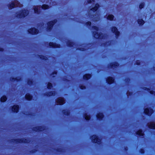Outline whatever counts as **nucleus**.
Segmentation results:
<instances>
[{
	"label": "nucleus",
	"instance_id": "1",
	"mask_svg": "<svg viewBox=\"0 0 155 155\" xmlns=\"http://www.w3.org/2000/svg\"><path fill=\"white\" fill-rule=\"evenodd\" d=\"M99 5L98 4H96L94 8L91 9L88 12L89 17L92 18L94 21H97L100 19V13L98 11H97Z\"/></svg>",
	"mask_w": 155,
	"mask_h": 155
},
{
	"label": "nucleus",
	"instance_id": "2",
	"mask_svg": "<svg viewBox=\"0 0 155 155\" xmlns=\"http://www.w3.org/2000/svg\"><path fill=\"white\" fill-rule=\"evenodd\" d=\"M93 28L96 31L93 32V34L94 38H96L105 39V35H104L102 33H98L97 31L98 30V28L96 26H93Z\"/></svg>",
	"mask_w": 155,
	"mask_h": 155
},
{
	"label": "nucleus",
	"instance_id": "3",
	"mask_svg": "<svg viewBox=\"0 0 155 155\" xmlns=\"http://www.w3.org/2000/svg\"><path fill=\"white\" fill-rule=\"evenodd\" d=\"M41 8L43 9H46L49 8V6L48 5L44 4L41 7L38 6H35L34 8L35 13L39 14L40 12V9Z\"/></svg>",
	"mask_w": 155,
	"mask_h": 155
},
{
	"label": "nucleus",
	"instance_id": "4",
	"mask_svg": "<svg viewBox=\"0 0 155 155\" xmlns=\"http://www.w3.org/2000/svg\"><path fill=\"white\" fill-rule=\"evenodd\" d=\"M23 6L22 5L17 1H15L14 2L12 3L9 5L8 6V8L9 9H11L12 8L15 7H21Z\"/></svg>",
	"mask_w": 155,
	"mask_h": 155
},
{
	"label": "nucleus",
	"instance_id": "5",
	"mask_svg": "<svg viewBox=\"0 0 155 155\" xmlns=\"http://www.w3.org/2000/svg\"><path fill=\"white\" fill-rule=\"evenodd\" d=\"M28 13L29 12L28 10H22L20 12L19 14H18L16 16L18 18H21L27 16Z\"/></svg>",
	"mask_w": 155,
	"mask_h": 155
},
{
	"label": "nucleus",
	"instance_id": "6",
	"mask_svg": "<svg viewBox=\"0 0 155 155\" xmlns=\"http://www.w3.org/2000/svg\"><path fill=\"white\" fill-rule=\"evenodd\" d=\"M91 138L93 143H97L98 144H100L101 143V139L99 138L98 137L95 135H93Z\"/></svg>",
	"mask_w": 155,
	"mask_h": 155
},
{
	"label": "nucleus",
	"instance_id": "7",
	"mask_svg": "<svg viewBox=\"0 0 155 155\" xmlns=\"http://www.w3.org/2000/svg\"><path fill=\"white\" fill-rule=\"evenodd\" d=\"M56 19H55L53 21L48 22L47 24V31H50L53 27V25L57 22Z\"/></svg>",
	"mask_w": 155,
	"mask_h": 155
},
{
	"label": "nucleus",
	"instance_id": "8",
	"mask_svg": "<svg viewBox=\"0 0 155 155\" xmlns=\"http://www.w3.org/2000/svg\"><path fill=\"white\" fill-rule=\"evenodd\" d=\"M30 140L28 138L27 139H17L15 140V142L17 143H29Z\"/></svg>",
	"mask_w": 155,
	"mask_h": 155
},
{
	"label": "nucleus",
	"instance_id": "9",
	"mask_svg": "<svg viewBox=\"0 0 155 155\" xmlns=\"http://www.w3.org/2000/svg\"><path fill=\"white\" fill-rule=\"evenodd\" d=\"M65 101L63 98L59 97L56 101L57 105H61L65 103Z\"/></svg>",
	"mask_w": 155,
	"mask_h": 155
},
{
	"label": "nucleus",
	"instance_id": "10",
	"mask_svg": "<svg viewBox=\"0 0 155 155\" xmlns=\"http://www.w3.org/2000/svg\"><path fill=\"white\" fill-rule=\"evenodd\" d=\"M144 113L149 115L150 116L153 112V110L152 108H146L144 110Z\"/></svg>",
	"mask_w": 155,
	"mask_h": 155
},
{
	"label": "nucleus",
	"instance_id": "11",
	"mask_svg": "<svg viewBox=\"0 0 155 155\" xmlns=\"http://www.w3.org/2000/svg\"><path fill=\"white\" fill-rule=\"evenodd\" d=\"M28 32L32 35L38 34V30L35 28H31L28 30Z\"/></svg>",
	"mask_w": 155,
	"mask_h": 155
},
{
	"label": "nucleus",
	"instance_id": "12",
	"mask_svg": "<svg viewBox=\"0 0 155 155\" xmlns=\"http://www.w3.org/2000/svg\"><path fill=\"white\" fill-rule=\"evenodd\" d=\"M112 31L115 34L116 38H117L119 35L120 32L118 31L117 28L116 27H113L112 28Z\"/></svg>",
	"mask_w": 155,
	"mask_h": 155
},
{
	"label": "nucleus",
	"instance_id": "13",
	"mask_svg": "<svg viewBox=\"0 0 155 155\" xmlns=\"http://www.w3.org/2000/svg\"><path fill=\"white\" fill-rule=\"evenodd\" d=\"M44 128L42 126H38L33 128V130L35 131H40L43 130Z\"/></svg>",
	"mask_w": 155,
	"mask_h": 155
},
{
	"label": "nucleus",
	"instance_id": "14",
	"mask_svg": "<svg viewBox=\"0 0 155 155\" xmlns=\"http://www.w3.org/2000/svg\"><path fill=\"white\" fill-rule=\"evenodd\" d=\"M49 45L50 46L54 48H59L60 47V45L57 44L55 43H53V42H50Z\"/></svg>",
	"mask_w": 155,
	"mask_h": 155
},
{
	"label": "nucleus",
	"instance_id": "15",
	"mask_svg": "<svg viewBox=\"0 0 155 155\" xmlns=\"http://www.w3.org/2000/svg\"><path fill=\"white\" fill-rule=\"evenodd\" d=\"M19 108L18 106L15 105L12 107V110L14 112L17 113L18 111Z\"/></svg>",
	"mask_w": 155,
	"mask_h": 155
},
{
	"label": "nucleus",
	"instance_id": "16",
	"mask_svg": "<svg viewBox=\"0 0 155 155\" xmlns=\"http://www.w3.org/2000/svg\"><path fill=\"white\" fill-rule=\"evenodd\" d=\"M106 81L108 83L111 84L114 82V79L113 78L109 77L107 78Z\"/></svg>",
	"mask_w": 155,
	"mask_h": 155
},
{
	"label": "nucleus",
	"instance_id": "17",
	"mask_svg": "<svg viewBox=\"0 0 155 155\" xmlns=\"http://www.w3.org/2000/svg\"><path fill=\"white\" fill-rule=\"evenodd\" d=\"M148 127L150 128L155 129V123L154 122H152L150 124H148Z\"/></svg>",
	"mask_w": 155,
	"mask_h": 155
},
{
	"label": "nucleus",
	"instance_id": "18",
	"mask_svg": "<svg viewBox=\"0 0 155 155\" xmlns=\"http://www.w3.org/2000/svg\"><path fill=\"white\" fill-rule=\"evenodd\" d=\"M104 116L102 113H99L97 115V117L98 119L101 120L104 117Z\"/></svg>",
	"mask_w": 155,
	"mask_h": 155
},
{
	"label": "nucleus",
	"instance_id": "19",
	"mask_svg": "<svg viewBox=\"0 0 155 155\" xmlns=\"http://www.w3.org/2000/svg\"><path fill=\"white\" fill-rule=\"evenodd\" d=\"M56 94V92L54 91H51L46 93V95L48 96H54Z\"/></svg>",
	"mask_w": 155,
	"mask_h": 155
},
{
	"label": "nucleus",
	"instance_id": "20",
	"mask_svg": "<svg viewBox=\"0 0 155 155\" xmlns=\"http://www.w3.org/2000/svg\"><path fill=\"white\" fill-rule=\"evenodd\" d=\"M25 98L28 100H31L32 97L29 94H27L25 96Z\"/></svg>",
	"mask_w": 155,
	"mask_h": 155
},
{
	"label": "nucleus",
	"instance_id": "21",
	"mask_svg": "<svg viewBox=\"0 0 155 155\" xmlns=\"http://www.w3.org/2000/svg\"><path fill=\"white\" fill-rule=\"evenodd\" d=\"M91 77V75L90 74H86L84 75L83 78L84 79L88 80Z\"/></svg>",
	"mask_w": 155,
	"mask_h": 155
},
{
	"label": "nucleus",
	"instance_id": "22",
	"mask_svg": "<svg viewBox=\"0 0 155 155\" xmlns=\"http://www.w3.org/2000/svg\"><path fill=\"white\" fill-rule=\"evenodd\" d=\"M68 46L70 47H72L74 46V43L71 42L70 41H68L67 43Z\"/></svg>",
	"mask_w": 155,
	"mask_h": 155
},
{
	"label": "nucleus",
	"instance_id": "23",
	"mask_svg": "<svg viewBox=\"0 0 155 155\" xmlns=\"http://www.w3.org/2000/svg\"><path fill=\"white\" fill-rule=\"evenodd\" d=\"M137 134L140 136H144V134L143 133L142 130H140L137 132Z\"/></svg>",
	"mask_w": 155,
	"mask_h": 155
},
{
	"label": "nucleus",
	"instance_id": "24",
	"mask_svg": "<svg viewBox=\"0 0 155 155\" xmlns=\"http://www.w3.org/2000/svg\"><path fill=\"white\" fill-rule=\"evenodd\" d=\"M119 66V64L117 62H114L113 63L112 65H110V68H117Z\"/></svg>",
	"mask_w": 155,
	"mask_h": 155
},
{
	"label": "nucleus",
	"instance_id": "25",
	"mask_svg": "<svg viewBox=\"0 0 155 155\" xmlns=\"http://www.w3.org/2000/svg\"><path fill=\"white\" fill-rule=\"evenodd\" d=\"M63 113L66 115H68L70 114V112L68 110H63Z\"/></svg>",
	"mask_w": 155,
	"mask_h": 155
},
{
	"label": "nucleus",
	"instance_id": "26",
	"mask_svg": "<svg viewBox=\"0 0 155 155\" xmlns=\"http://www.w3.org/2000/svg\"><path fill=\"white\" fill-rule=\"evenodd\" d=\"M138 23L140 25H143L144 23V21L142 19H138L137 21Z\"/></svg>",
	"mask_w": 155,
	"mask_h": 155
},
{
	"label": "nucleus",
	"instance_id": "27",
	"mask_svg": "<svg viewBox=\"0 0 155 155\" xmlns=\"http://www.w3.org/2000/svg\"><path fill=\"white\" fill-rule=\"evenodd\" d=\"M114 18V16L113 15H109L107 17V18L108 20H110L111 21L113 20Z\"/></svg>",
	"mask_w": 155,
	"mask_h": 155
},
{
	"label": "nucleus",
	"instance_id": "28",
	"mask_svg": "<svg viewBox=\"0 0 155 155\" xmlns=\"http://www.w3.org/2000/svg\"><path fill=\"white\" fill-rule=\"evenodd\" d=\"M84 117L85 118V119L87 120H90L91 118L90 116L88 115L87 114H84Z\"/></svg>",
	"mask_w": 155,
	"mask_h": 155
},
{
	"label": "nucleus",
	"instance_id": "29",
	"mask_svg": "<svg viewBox=\"0 0 155 155\" xmlns=\"http://www.w3.org/2000/svg\"><path fill=\"white\" fill-rule=\"evenodd\" d=\"M7 99V97L5 96H3L1 97L0 100L1 102H3L5 101Z\"/></svg>",
	"mask_w": 155,
	"mask_h": 155
},
{
	"label": "nucleus",
	"instance_id": "30",
	"mask_svg": "<svg viewBox=\"0 0 155 155\" xmlns=\"http://www.w3.org/2000/svg\"><path fill=\"white\" fill-rule=\"evenodd\" d=\"M40 58L42 59L46 60L47 59V58L43 55H39Z\"/></svg>",
	"mask_w": 155,
	"mask_h": 155
},
{
	"label": "nucleus",
	"instance_id": "31",
	"mask_svg": "<svg viewBox=\"0 0 155 155\" xmlns=\"http://www.w3.org/2000/svg\"><path fill=\"white\" fill-rule=\"evenodd\" d=\"M52 87V84L50 83H48V84L47 87L49 89H51V87Z\"/></svg>",
	"mask_w": 155,
	"mask_h": 155
},
{
	"label": "nucleus",
	"instance_id": "32",
	"mask_svg": "<svg viewBox=\"0 0 155 155\" xmlns=\"http://www.w3.org/2000/svg\"><path fill=\"white\" fill-rule=\"evenodd\" d=\"M144 3H141L139 6V8L140 9H141L143 8L144 6Z\"/></svg>",
	"mask_w": 155,
	"mask_h": 155
},
{
	"label": "nucleus",
	"instance_id": "33",
	"mask_svg": "<svg viewBox=\"0 0 155 155\" xmlns=\"http://www.w3.org/2000/svg\"><path fill=\"white\" fill-rule=\"evenodd\" d=\"M28 83L29 85H31L32 84L33 82L31 80H28Z\"/></svg>",
	"mask_w": 155,
	"mask_h": 155
},
{
	"label": "nucleus",
	"instance_id": "34",
	"mask_svg": "<svg viewBox=\"0 0 155 155\" xmlns=\"http://www.w3.org/2000/svg\"><path fill=\"white\" fill-rule=\"evenodd\" d=\"M85 24L87 26H91V22L90 21H88Z\"/></svg>",
	"mask_w": 155,
	"mask_h": 155
},
{
	"label": "nucleus",
	"instance_id": "35",
	"mask_svg": "<svg viewBox=\"0 0 155 155\" xmlns=\"http://www.w3.org/2000/svg\"><path fill=\"white\" fill-rule=\"evenodd\" d=\"M94 2V0H88L87 2L88 3H91L92 2Z\"/></svg>",
	"mask_w": 155,
	"mask_h": 155
},
{
	"label": "nucleus",
	"instance_id": "36",
	"mask_svg": "<svg viewBox=\"0 0 155 155\" xmlns=\"http://www.w3.org/2000/svg\"><path fill=\"white\" fill-rule=\"evenodd\" d=\"M150 93L151 94H153L155 95V91H150Z\"/></svg>",
	"mask_w": 155,
	"mask_h": 155
},
{
	"label": "nucleus",
	"instance_id": "37",
	"mask_svg": "<svg viewBox=\"0 0 155 155\" xmlns=\"http://www.w3.org/2000/svg\"><path fill=\"white\" fill-rule=\"evenodd\" d=\"M80 88L81 89H85V87L84 86H80Z\"/></svg>",
	"mask_w": 155,
	"mask_h": 155
},
{
	"label": "nucleus",
	"instance_id": "38",
	"mask_svg": "<svg viewBox=\"0 0 155 155\" xmlns=\"http://www.w3.org/2000/svg\"><path fill=\"white\" fill-rule=\"evenodd\" d=\"M136 64L138 65H140V62L139 61H136Z\"/></svg>",
	"mask_w": 155,
	"mask_h": 155
},
{
	"label": "nucleus",
	"instance_id": "39",
	"mask_svg": "<svg viewBox=\"0 0 155 155\" xmlns=\"http://www.w3.org/2000/svg\"><path fill=\"white\" fill-rule=\"evenodd\" d=\"M132 94V93H131V94H130V93H129V91H127V95L128 97L129 96H130V95H131Z\"/></svg>",
	"mask_w": 155,
	"mask_h": 155
},
{
	"label": "nucleus",
	"instance_id": "40",
	"mask_svg": "<svg viewBox=\"0 0 155 155\" xmlns=\"http://www.w3.org/2000/svg\"><path fill=\"white\" fill-rule=\"evenodd\" d=\"M140 152L142 153H143L144 152V150L143 149H141L140 150Z\"/></svg>",
	"mask_w": 155,
	"mask_h": 155
},
{
	"label": "nucleus",
	"instance_id": "41",
	"mask_svg": "<svg viewBox=\"0 0 155 155\" xmlns=\"http://www.w3.org/2000/svg\"><path fill=\"white\" fill-rule=\"evenodd\" d=\"M86 48H80V50H81V51H84L85 50H86Z\"/></svg>",
	"mask_w": 155,
	"mask_h": 155
},
{
	"label": "nucleus",
	"instance_id": "42",
	"mask_svg": "<svg viewBox=\"0 0 155 155\" xmlns=\"http://www.w3.org/2000/svg\"><path fill=\"white\" fill-rule=\"evenodd\" d=\"M144 90H149L148 88H147V87H144V88H143Z\"/></svg>",
	"mask_w": 155,
	"mask_h": 155
},
{
	"label": "nucleus",
	"instance_id": "43",
	"mask_svg": "<svg viewBox=\"0 0 155 155\" xmlns=\"http://www.w3.org/2000/svg\"><path fill=\"white\" fill-rule=\"evenodd\" d=\"M3 49L0 47V51H3Z\"/></svg>",
	"mask_w": 155,
	"mask_h": 155
},
{
	"label": "nucleus",
	"instance_id": "44",
	"mask_svg": "<svg viewBox=\"0 0 155 155\" xmlns=\"http://www.w3.org/2000/svg\"><path fill=\"white\" fill-rule=\"evenodd\" d=\"M57 74V72H53V74Z\"/></svg>",
	"mask_w": 155,
	"mask_h": 155
},
{
	"label": "nucleus",
	"instance_id": "45",
	"mask_svg": "<svg viewBox=\"0 0 155 155\" xmlns=\"http://www.w3.org/2000/svg\"><path fill=\"white\" fill-rule=\"evenodd\" d=\"M15 80H19V79H17V78H15Z\"/></svg>",
	"mask_w": 155,
	"mask_h": 155
},
{
	"label": "nucleus",
	"instance_id": "46",
	"mask_svg": "<svg viewBox=\"0 0 155 155\" xmlns=\"http://www.w3.org/2000/svg\"><path fill=\"white\" fill-rule=\"evenodd\" d=\"M14 79H14V78H13V79L12 78V81H13V80H14Z\"/></svg>",
	"mask_w": 155,
	"mask_h": 155
}]
</instances>
